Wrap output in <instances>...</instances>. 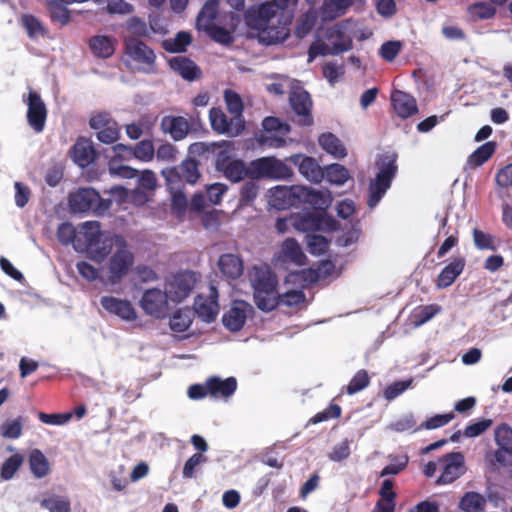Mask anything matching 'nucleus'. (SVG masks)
Returning a JSON list of instances; mask_svg holds the SVG:
<instances>
[{"mask_svg":"<svg viewBox=\"0 0 512 512\" xmlns=\"http://www.w3.org/2000/svg\"><path fill=\"white\" fill-rule=\"evenodd\" d=\"M354 23L351 20L341 21L326 28L324 39H316L309 47L308 62L318 56L339 55L353 47Z\"/></svg>","mask_w":512,"mask_h":512,"instance_id":"f257e3e1","label":"nucleus"},{"mask_svg":"<svg viewBox=\"0 0 512 512\" xmlns=\"http://www.w3.org/2000/svg\"><path fill=\"white\" fill-rule=\"evenodd\" d=\"M256 306L270 312L279 305L278 279L267 264L254 265L248 273Z\"/></svg>","mask_w":512,"mask_h":512,"instance_id":"f03ea898","label":"nucleus"},{"mask_svg":"<svg viewBox=\"0 0 512 512\" xmlns=\"http://www.w3.org/2000/svg\"><path fill=\"white\" fill-rule=\"evenodd\" d=\"M396 160L397 156L394 153H386L379 157L377 161L379 171L369 184L368 205L370 208L377 206L390 188L398 169Z\"/></svg>","mask_w":512,"mask_h":512,"instance_id":"7ed1b4c3","label":"nucleus"},{"mask_svg":"<svg viewBox=\"0 0 512 512\" xmlns=\"http://www.w3.org/2000/svg\"><path fill=\"white\" fill-rule=\"evenodd\" d=\"M134 265V255L123 239L118 240L114 252L102 267L103 282L111 285L119 283Z\"/></svg>","mask_w":512,"mask_h":512,"instance_id":"20e7f679","label":"nucleus"},{"mask_svg":"<svg viewBox=\"0 0 512 512\" xmlns=\"http://www.w3.org/2000/svg\"><path fill=\"white\" fill-rule=\"evenodd\" d=\"M213 151L220 149L216 156V168L232 182H240L245 178L250 179V164L246 165L240 159H231L230 154L235 150L234 143L222 140L212 143Z\"/></svg>","mask_w":512,"mask_h":512,"instance_id":"39448f33","label":"nucleus"},{"mask_svg":"<svg viewBox=\"0 0 512 512\" xmlns=\"http://www.w3.org/2000/svg\"><path fill=\"white\" fill-rule=\"evenodd\" d=\"M297 2L298 0H277L262 3L247 11L246 22L252 28H262L264 25L279 19L278 14L280 12L294 8Z\"/></svg>","mask_w":512,"mask_h":512,"instance_id":"423d86ee","label":"nucleus"},{"mask_svg":"<svg viewBox=\"0 0 512 512\" xmlns=\"http://www.w3.org/2000/svg\"><path fill=\"white\" fill-rule=\"evenodd\" d=\"M69 205L74 212H93L101 215L111 206V200L102 199L93 188H80L69 195Z\"/></svg>","mask_w":512,"mask_h":512,"instance_id":"0eeeda50","label":"nucleus"},{"mask_svg":"<svg viewBox=\"0 0 512 512\" xmlns=\"http://www.w3.org/2000/svg\"><path fill=\"white\" fill-rule=\"evenodd\" d=\"M250 179H287L292 175L291 169L275 157H261L250 162Z\"/></svg>","mask_w":512,"mask_h":512,"instance_id":"6e6552de","label":"nucleus"},{"mask_svg":"<svg viewBox=\"0 0 512 512\" xmlns=\"http://www.w3.org/2000/svg\"><path fill=\"white\" fill-rule=\"evenodd\" d=\"M263 132L257 137L258 142L269 148H280L286 143L284 137L290 132V126L275 117H266L263 122Z\"/></svg>","mask_w":512,"mask_h":512,"instance_id":"1a4fd4ad","label":"nucleus"},{"mask_svg":"<svg viewBox=\"0 0 512 512\" xmlns=\"http://www.w3.org/2000/svg\"><path fill=\"white\" fill-rule=\"evenodd\" d=\"M169 300L170 298L166 291L152 288L147 289L143 293L139 305L147 315L162 319L165 318L170 311Z\"/></svg>","mask_w":512,"mask_h":512,"instance_id":"9d476101","label":"nucleus"},{"mask_svg":"<svg viewBox=\"0 0 512 512\" xmlns=\"http://www.w3.org/2000/svg\"><path fill=\"white\" fill-rule=\"evenodd\" d=\"M124 45L126 55L139 66V69L146 72L153 69L156 55L149 46L132 36L125 37Z\"/></svg>","mask_w":512,"mask_h":512,"instance_id":"9b49d317","label":"nucleus"},{"mask_svg":"<svg viewBox=\"0 0 512 512\" xmlns=\"http://www.w3.org/2000/svg\"><path fill=\"white\" fill-rule=\"evenodd\" d=\"M196 284V275L191 271H183L167 279L165 291L173 302H181L192 292Z\"/></svg>","mask_w":512,"mask_h":512,"instance_id":"f8f14e48","label":"nucleus"},{"mask_svg":"<svg viewBox=\"0 0 512 512\" xmlns=\"http://www.w3.org/2000/svg\"><path fill=\"white\" fill-rule=\"evenodd\" d=\"M293 229L299 232H315L334 230L336 222L327 215H318L311 212L292 214Z\"/></svg>","mask_w":512,"mask_h":512,"instance_id":"ddd939ff","label":"nucleus"},{"mask_svg":"<svg viewBox=\"0 0 512 512\" xmlns=\"http://www.w3.org/2000/svg\"><path fill=\"white\" fill-rule=\"evenodd\" d=\"M209 120L213 131L230 137L238 136L245 127L242 117L228 118L222 109L216 107L210 110Z\"/></svg>","mask_w":512,"mask_h":512,"instance_id":"4468645a","label":"nucleus"},{"mask_svg":"<svg viewBox=\"0 0 512 512\" xmlns=\"http://www.w3.org/2000/svg\"><path fill=\"white\" fill-rule=\"evenodd\" d=\"M438 462L441 470L438 484H450L464 473V457L460 452L448 453Z\"/></svg>","mask_w":512,"mask_h":512,"instance_id":"2eb2a0df","label":"nucleus"},{"mask_svg":"<svg viewBox=\"0 0 512 512\" xmlns=\"http://www.w3.org/2000/svg\"><path fill=\"white\" fill-rule=\"evenodd\" d=\"M24 101L28 106L27 120L29 125L35 132H42L47 118L45 103L40 95L32 90L29 91L28 97Z\"/></svg>","mask_w":512,"mask_h":512,"instance_id":"dca6fc26","label":"nucleus"},{"mask_svg":"<svg viewBox=\"0 0 512 512\" xmlns=\"http://www.w3.org/2000/svg\"><path fill=\"white\" fill-rule=\"evenodd\" d=\"M300 185L276 186L270 190V204L277 209L300 206Z\"/></svg>","mask_w":512,"mask_h":512,"instance_id":"f3484780","label":"nucleus"},{"mask_svg":"<svg viewBox=\"0 0 512 512\" xmlns=\"http://www.w3.org/2000/svg\"><path fill=\"white\" fill-rule=\"evenodd\" d=\"M291 106L296 113V122L299 125L309 126L313 122L311 116L312 101L307 91L298 89L290 95Z\"/></svg>","mask_w":512,"mask_h":512,"instance_id":"a211bd4d","label":"nucleus"},{"mask_svg":"<svg viewBox=\"0 0 512 512\" xmlns=\"http://www.w3.org/2000/svg\"><path fill=\"white\" fill-rule=\"evenodd\" d=\"M119 239H123V237L106 232L83 253H85L90 260L101 263L113 251Z\"/></svg>","mask_w":512,"mask_h":512,"instance_id":"6ab92c4d","label":"nucleus"},{"mask_svg":"<svg viewBox=\"0 0 512 512\" xmlns=\"http://www.w3.org/2000/svg\"><path fill=\"white\" fill-rule=\"evenodd\" d=\"M100 303L104 310L120 319L130 322L137 319V312L132 303L114 296H103Z\"/></svg>","mask_w":512,"mask_h":512,"instance_id":"aec40b11","label":"nucleus"},{"mask_svg":"<svg viewBox=\"0 0 512 512\" xmlns=\"http://www.w3.org/2000/svg\"><path fill=\"white\" fill-rule=\"evenodd\" d=\"M195 312L205 322H212L219 313L218 292L214 286L210 287L209 295H198L194 303Z\"/></svg>","mask_w":512,"mask_h":512,"instance_id":"412c9836","label":"nucleus"},{"mask_svg":"<svg viewBox=\"0 0 512 512\" xmlns=\"http://www.w3.org/2000/svg\"><path fill=\"white\" fill-rule=\"evenodd\" d=\"M105 233L106 232L101 230V225L98 221L83 222L78 228V236L77 241L74 243V249L77 252L83 253Z\"/></svg>","mask_w":512,"mask_h":512,"instance_id":"4be33fe9","label":"nucleus"},{"mask_svg":"<svg viewBox=\"0 0 512 512\" xmlns=\"http://www.w3.org/2000/svg\"><path fill=\"white\" fill-rule=\"evenodd\" d=\"M252 306L245 301H235L232 307L223 315L224 326L233 332L239 331L245 324Z\"/></svg>","mask_w":512,"mask_h":512,"instance_id":"5701e85b","label":"nucleus"},{"mask_svg":"<svg viewBox=\"0 0 512 512\" xmlns=\"http://www.w3.org/2000/svg\"><path fill=\"white\" fill-rule=\"evenodd\" d=\"M300 206L309 205L317 210L327 209L332 201V195L329 190H316L306 186H300Z\"/></svg>","mask_w":512,"mask_h":512,"instance_id":"b1692460","label":"nucleus"},{"mask_svg":"<svg viewBox=\"0 0 512 512\" xmlns=\"http://www.w3.org/2000/svg\"><path fill=\"white\" fill-rule=\"evenodd\" d=\"M290 160L308 181L318 184L324 179L323 168L314 158L297 154L293 155Z\"/></svg>","mask_w":512,"mask_h":512,"instance_id":"393cba45","label":"nucleus"},{"mask_svg":"<svg viewBox=\"0 0 512 512\" xmlns=\"http://www.w3.org/2000/svg\"><path fill=\"white\" fill-rule=\"evenodd\" d=\"M255 29L258 30L259 41L265 45L281 43L289 36L287 24L280 19Z\"/></svg>","mask_w":512,"mask_h":512,"instance_id":"a878e982","label":"nucleus"},{"mask_svg":"<svg viewBox=\"0 0 512 512\" xmlns=\"http://www.w3.org/2000/svg\"><path fill=\"white\" fill-rule=\"evenodd\" d=\"M275 260L276 262L293 263L297 266H302L305 264L306 255L295 239L287 238L282 242Z\"/></svg>","mask_w":512,"mask_h":512,"instance_id":"bb28decb","label":"nucleus"},{"mask_svg":"<svg viewBox=\"0 0 512 512\" xmlns=\"http://www.w3.org/2000/svg\"><path fill=\"white\" fill-rule=\"evenodd\" d=\"M390 99L394 112L400 118L406 119L418 111L415 98L406 92L394 90Z\"/></svg>","mask_w":512,"mask_h":512,"instance_id":"cd10ccee","label":"nucleus"},{"mask_svg":"<svg viewBox=\"0 0 512 512\" xmlns=\"http://www.w3.org/2000/svg\"><path fill=\"white\" fill-rule=\"evenodd\" d=\"M162 175L168 183H173L182 177L186 182L194 184L199 178V171L196 161L188 159L181 163L180 173L175 168H167L162 171Z\"/></svg>","mask_w":512,"mask_h":512,"instance_id":"c85d7f7f","label":"nucleus"},{"mask_svg":"<svg viewBox=\"0 0 512 512\" xmlns=\"http://www.w3.org/2000/svg\"><path fill=\"white\" fill-rule=\"evenodd\" d=\"M112 197L118 202L129 201L136 206H143L149 201L150 193L137 187L132 190H127L121 186H115L110 189Z\"/></svg>","mask_w":512,"mask_h":512,"instance_id":"c756f323","label":"nucleus"},{"mask_svg":"<svg viewBox=\"0 0 512 512\" xmlns=\"http://www.w3.org/2000/svg\"><path fill=\"white\" fill-rule=\"evenodd\" d=\"M218 267L224 277L227 279H237L244 271L243 260L240 256L227 253L220 256Z\"/></svg>","mask_w":512,"mask_h":512,"instance_id":"7c9ffc66","label":"nucleus"},{"mask_svg":"<svg viewBox=\"0 0 512 512\" xmlns=\"http://www.w3.org/2000/svg\"><path fill=\"white\" fill-rule=\"evenodd\" d=\"M161 129L164 133L176 140H182L189 132V123L183 117L165 116L161 121Z\"/></svg>","mask_w":512,"mask_h":512,"instance_id":"2f4dec72","label":"nucleus"},{"mask_svg":"<svg viewBox=\"0 0 512 512\" xmlns=\"http://www.w3.org/2000/svg\"><path fill=\"white\" fill-rule=\"evenodd\" d=\"M465 266V260L462 257L453 259L446 265L438 275L436 285L438 288H447L453 284L456 278L462 273Z\"/></svg>","mask_w":512,"mask_h":512,"instance_id":"473e14b6","label":"nucleus"},{"mask_svg":"<svg viewBox=\"0 0 512 512\" xmlns=\"http://www.w3.org/2000/svg\"><path fill=\"white\" fill-rule=\"evenodd\" d=\"M355 0H324L320 8L322 20L332 21L343 16Z\"/></svg>","mask_w":512,"mask_h":512,"instance_id":"72a5a7b5","label":"nucleus"},{"mask_svg":"<svg viewBox=\"0 0 512 512\" xmlns=\"http://www.w3.org/2000/svg\"><path fill=\"white\" fill-rule=\"evenodd\" d=\"M207 388L209 395L215 398H227L234 394L237 388V381L234 377H229L225 380L213 377L207 380Z\"/></svg>","mask_w":512,"mask_h":512,"instance_id":"f704fd0d","label":"nucleus"},{"mask_svg":"<svg viewBox=\"0 0 512 512\" xmlns=\"http://www.w3.org/2000/svg\"><path fill=\"white\" fill-rule=\"evenodd\" d=\"M169 65L185 80L193 81L200 76V69L193 61L186 57H173L169 60Z\"/></svg>","mask_w":512,"mask_h":512,"instance_id":"c9c22d12","label":"nucleus"},{"mask_svg":"<svg viewBox=\"0 0 512 512\" xmlns=\"http://www.w3.org/2000/svg\"><path fill=\"white\" fill-rule=\"evenodd\" d=\"M71 157L78 166L85 168L94 161L95 150L89 141L80 139L74 144Z\"/></svg>","mask_w":512,"mask_h":512,"instance_id":"e433bc0d","label":"nucleus"},{"mask_svg":"<svg viewBox=\"0 0 512 512\" xmlns=\"http://www.w3.org/2000/svg\"><path fill=\"white\" fill-rule=\"evenodd\" d=\"M495 440L500 447L495 453L498 462L503 461V454L512 453V429L507 425H501L495 430Z\"/></svg>","mask_w":512,"mask_h":512,"instance_id":"4c0bfd02","label":"nucleus"},{"mask_svg":"<svg viewBox=\"0 0 512 512\" xmlns=\"http://www.w3.org/2000/svg\"><path fill=\"white\" fill-rule=\"evenodd\" d=\"M29 467L32 474L38 479L44 478L50 473L49 461L39 449L30 452Z\"/></svg>","mask_w":512,"mask_h":512,"instance_id":"58836bf2","label":"nucleus"},{"mask_svg":"<svg viewBox=\"0 0 512 512\" xmlns=\"http://www.w3.org/2000/svg\"><path fill=\"white\" fill-rule=\"evenodd\" d=\"M219 2L217 0H208L197 17V28L199 30H205L214 25V21L218 14Z\"/></svg>","mask_w":512,"mask_h":512,"instance_id":"ea45409f","label":"nucleus"},{"mask_svg":"<svg viewBox=\"0 0 512 512\" xmlns=\"http://www.w3.org/2000/svg\"><path fill=\"white\" fill-rule=\"evenodd\" d=\"M239 22V18L235 17L233 14L231 15V23L230 28L226 29L216 24L212 25L210 28L205 29L204 31L216 42L221 44H230L233 41L232 33L235 30L237 24Z\"/></svg>","mask_w":512,"mask_h":512,"instance_id":"a19ab883","label":"nucleus"},{"mask_svg":"<svg viewBox=\"0 0 512 512\" xmlns=\"http://www.w3.org/2000/svg\"><path fill=\"white\" fill-rule=\"evenodd\" d=\"M324 179L332 185H344L350 178L349 171L341 164L333 163L323 168Z\"/></svg>","mask_w":512,"mask_h":512,"instance_id":"79ce46f5","label":"nucleus"},{"mask_svg":"<svg viewBox=\"0 0 512 512\" xmlns=\"http://www.w3.org/2000/svg\"><path fill=\"white\" fill-rule=\"evenodd\" d=\"M319 145L329 154L336 158H343L347 155L346 149L341 141L332 133H324L319 137Z\"/></svg>","mask_w":512,"mask_h":512,"instance_id":"37998d69","label":"nucleus"},{"mask_svg":"<svg viewBox=\"0 0 512 512\" xmlns=\"http://www.w3.org/2000/svg\"><path fill=\"white\" fill-rule=\"evenodd\" d=\"M90 48L95 56L108 58L115 51L114 40L108 36H95L90 40Z\"/></svg>","mask_w":512,"mask_h":512,"instance_id":"c03bdc74","label":"nucleus"},{"mask_svg":"<svg viewBox=\"0 0 512 512\" xmlns=\"http://www.w3.org/2000/svg\"><path fill=\"white\" fill-rule=\"evenodd\" d=\"M442 310L438 304H430L416 307L412 314L411 320L414 327H419L426 322L430 321L435 315L440 313Z\"/></svg>","mask_w":512,"mask_h":512,"instance_id":"a18cd8bd","label":"nucleus"},{"mask_svg":"<svg viewBox=\"0 0 512 512\" xmlns=\"http://www.w3.org/2000/svg\"><path fill=\"white\" fill-rule=\"evenodd\" d=\"M496 142L489 141L478 147L468 158L470 167H478L484 164L495 152Z\"/></svg>","mask_w":512,"mask_h":512,"instance_id":"49530a36","label":"nucleus"},{"mask_svg":"<svg viewBox=\"0 0 512 512\" xmlns=\"http://www.w3.org/2000/svg\"><path fill=\"white\" fill-rule=\"evenodd\" d=\"M485 498L476 492H467L460 500L459 508L464 512H480L485 506Z\"/></svg>","mask_w":512,"mask_h":512,"instance_id":"de8ad7c7","label":"nucleus"},{"mask_svg":"<svg viewBox=\"0 0 512 512\" xmlns=\"http://www.w3.org/2000/svg\"><path fill=\"white\" fill-rule=\"evenodd\" d=\"M192 324V312L189 309L175 311L170 319V328L176 333L185 332Z\"/></svg>","mask_w":512,"mask_h":512,"instance_id":"09e8293b","label":"nucleus"},{"mask_svg":"<svg viewBox=\"0 0 512 512\" xmlns=\"http://www.w3.org/2000/svg\"><path fill=\"white\" fill-rule=\"evenodd\" d=\"M40 505L49 512H70L71 502L66 496L52 495L41 500Z\"/></svg>","mask_w":512,"mask_h":512,"instance_id":"8fccbe9b","label":"nucleus"},{"mask_svg":"<svg viewBox=\"0 0 512 512\" xmlns=\"http://www.w3.org/2000/svg\"><path fill=\"white\" fill-rule=\"evenodd\" d=\"M133 158L148 163L155 157V147L151 140L144 139L132 146Z\"/></svg>","mask_w":512,"mask_h":512,"instance_id":"3c124183","label":"nucleus"},{"mask_svg":"<svg viewBox=\"0 0 512 512\" xmlns=\"http://www.w3.org/2000/svg\"><path fill=\"white\" fill-rule=\"evenodd\" d=\"M23 461L24 458L19 453H15L8 457L0 467L1 478L5 481L12 479L23 464Z\"/></svg>","mask_w":512,"mask_h":512,"instance_id":"603ef678","label":"nucleus"},{"mask_svg":"<svg viewBox=\"0 0 512 512\" xmlns=\"http://www.w3.org/2000/svg\"><path fill=\"white\" fill-rule=\"evenodd\" d=\"M76 268L80 276L88 282L101 280L103 282L102 268L98 269L87 261H79Z\"/></svg>","mask_w":512,"mask_h":512,"instance_id":"864d4df0","label":"nucleus"},{"mask_svg":"<svg viewBox=\"0 0 512 512\" xmlns=\"http://www.w3.org/2000/svg\"><path fill=\"white\" fill-rule=\"evenodd\" d=\"M191 42V36L186 32H179L175 38L164 41V48L170 52H182Z\"/></svg>","mask_w":512,"mask_h":512,"instance_id":"5fc2aeb1","label":"nucleus"},{"mask_svg":"<svg viewBox=\"0 0 512 512\" xmlns=\"http://www.w3.org/2000/svg\"><path fill=\"white\" fill-rule=\"evenodd\" d=\"M306 238L308 251L311 254L322 255L327 251L329 242L324 236L318 234H308Z\"/></svg>","mask_w":512,"mask_h":512,"instance_id":"6e6d98bb","label":"nucleus"},{"mask_svg":"<svg viewBox=\"0 0 512 512\" xmlns=\"http://www.w3.org/2000/svg\"><path fill=\"white\" fill-rule=\"evenodd\" d=\"M388 428L396 432L405 431H418L419 426H416V421L413 414H406L393 421Z\"/></svg>","mask_w":512,"mask_h":512,"instance_id":"4d7b16f0","label":"nucleus"},{"mask_svg":"<svg viewBox=\"0 0 512 512\" xmlns=\"http://www.w3.org/2000/svg\"><path fill=\"white\" fill-rule=\"evenodd\" d=\"M468 13L473 19H491L496 10L486 2H479L468 7Z\"/></svg>","mask_w":512,"mask_h":512,"instance_id":"13d9d810","label":"nucleus"},{"mask_svg":"<svg viewBox=\"0 0 512 512\" xmlns=\"http://www.w3.org/2000/svg\"><path fill=\"white\" fill-rule=\"evenodd\" d=\"M120 138V127L114 120L104 129L97 132V139L105 144L115 143Z\"/></svg>","mask_w":512,"mask_h":512,"instance_id":"bf43d9fd","label":"nucleus"},{"mask_svg":"<svg viewBox=\"0 0 512 512\" xmlns=\"http://www.w3.org/2000/svg\"><path fill=\"white\" fill-rule=\"evenodd\" d=\"M22 426L21 418L5 421L0 426V434L4 438L17 439L22 434Z\"/></svg>","mask_w":512,"mask_h":512,"instance_id":"052dcab7","label":"nucleus"},{"mask_svg":"<svg viewBox=\"0 0 512 512\" xmlns=\"http://www.w3.org/2000/svg\"><path fill=\"white\" fill-rule=\"evenodd\" d=\"M77 236L78 230L71 223L64 222L57 229V238L64 245H74L75 241H77Z\"/></svg>","mask_w":512,"mask_h":512,"instance_id":"680f3d73","label":"nucleus"},{"mask_svg":"<svg viewBox=\"0 0 512 512\" xmlns=\"http://www.w3.org/2000/svg\"><path fill=\"white\" fill-rule=\"evenodd\" d=\"M473 241L480 250H496L495 238L479 229L473 230Z\"/></svg>","mask_w":512,"mask_h":512,"instance_id":"e2e57ef3","label":"nucleus"},{"mask_svg":"<svg viewBox=\"0 0 512 512\" xmlns=\"http://www.w3.org/2000/svg\"><path fill=\"white\" fill-rule=\"evenodd\" d=\"M178 151L174 145L165 142L155 150V157L160 162L172 163L177 160Z\"/></svg>","mask_w":512,"mask_h":512,"instance_id":"0e129e2a","label":"nucleus"},{"mask_svg":"<svg viewBox=\"0 0 512 512\" xmlns=\"http://www.w3.org/2000/svg\"><path fill=\"white\" fill-rule=\"evenodd\" d=\"M225 102L230 113L233 117H242L243 103L240 96L231 90H226L224 94Z\"/></svg>","mask_w":512,"mask_h":512,"instance_id":"69168bd1","label":"nucleus"},{"mask_svg":"<svg viewBox=\"0 0 512 512\" xmlns=\"http://www.w3.org/2000/svg\"><path fill=\"white\" fill-rule=\"evenodd\" d=\"M207 462V457L202 453L193 454L184 464L183 477L185 479H191L194 477L195 470L198 466Z\"/></svg>","mask_w":512,"mask_h":512,"instance_id":"338daca9","label":"nucleus"},{"mask_svg":"<svg viewBox=\"0 0 512 512\" xmlns=\"http://www.w3.org/2000/svg\"><path fill=\"white\" fill-rule=\"evenodd\" d=\"M370 380L365 370H359L347 385L348 394L352 395L368 386Z\"/></svg>","mask_w":512,"mask_h":512,"instance_id":"774afa93","label":"nucleus"}]
</instances>
